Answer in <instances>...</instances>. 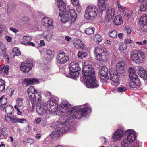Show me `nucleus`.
<instances>
[{"label": "nucleus", "instance_id": "nucleus-28", "mask_svg": "<svg viewBox=\"0 0 147 147\" xmlns=\"http://www.w3.org/2000/svg\"><path fill=\"white\" fill-rule=\"evenodd\" d=\"M139 23L142 26H146L147 24V15H143L141 17Z\"/></svg>", "mask_w": 147, "mask_h": 147}, {"label": "nucleus", "instance_id": "nucleus-21", "mask_svg": "<svg viewBox=\"0 0 147 147\" xmlns=\"http://www.w3.org/2000/svg\"><path fill=\"white\" fill-rule=\"evenodd\" d=\"M109 54L107 52L104 51L100 55L96 56V59L100 61H105L109 58Z\"/></svg>", "mask_w": 147, "mask_h": 147}, {"label": "nucleus", "instance_id": "nucleus-9", "mask_svg": "<svg viewBox=\"0 0 147 147\" xmlns=\"http://www.w3.org/2000/svg\"><path fill=\"white\" fill-rule=\"evenodd\" d=\"M47 102L49 104V105H47V107H50V108H48L49 112H50L51 113H54L58 111L57 107V102L55 98H50Z\"/></svg>", "mask_w": 147, "mask_h": 147}, {"label": "nucleus", "instance_id": "nucleus-51", "mask_svg": "<svg viewBox=\"0 0 147 147\" xmlns=\"http://www.w3.org/2000/svg\"><path fill=\"white\" fill-rule=\"evenodd\" d=\"M26 122V121L25 119H24L23 118H17V123H23Z\"/></svg>", "mask_w": 147, "mask_h": 147}, {"label": "nucleus", "instance_id": "nucleus-50", "mask_svg": "<svg viewBox=\"0 0 147 147\" xmlns=\"http://www.w3.org/2000/svg\"><path fill=\"white\" fill-rule=\"evenodd\" d=\"M140 76L144 79H147V71H144Z\"/></svg>", "mask_w": 147, "mask_h": 147}, {"label": "nucleus", "instance_id": "nucleus-48", "mask_svg": "<svg viewBox=\"0 0 147 147\" xmlns=\"http://www.w3.org/2000/svg\"><path fill=\"white\" fill-rule=\"evenodd\" d=\"M23 38L24 40L26 41H25V43L28 42H30V41H31L32 40L31 38L30 37L28 36H24L23 37Z\"/></svg>", "mask_w": 147, "mask_h": 147}, {"label": "nucleus", "instance_id": "nucleus-55", "mask_svg": "<svg viewBox=\"0 0 147 147\" xmlns=\"http://www.w3.org/2000/svg\"><path fill=\"white\" fill-rule=\"evenodd\" d=\"M125 42L126 44H128L132 43L133 41L129 39L126 38L125 40Z\"/></svg>", "mask_w": 147, "mask_h": 147}, {"label": "nucleus", "instance_id": "nucleus-16", "mask_svg": "<svg viewBox=\"0 0 147 147\" xmlns=\"http://www.w3.org/2000/svg\"><path fill=\"white\" fill-rule=\"evenodd\" d=\"M40 102H38L36 106V110L40 115H42L47 112V111H48L49 109L46 105H45L43 104H41Z\"/></svg>", "mask_w": 147, "mask_h": 147}, {"label": "nucleus", "instance_id": "nucleus-57", "mask_svg": "<svg viewBox=\"0 0 147 147\" xmlns=\"http://www.w3.org/2000/svg\"><path fill=\"white\" fill-rule=\"evenodd\" d=\"M132 13V11H129L128 13L125 14V15L128 18H129L131 16Z\"/></svg>", "mask_w": 147, "mask_h": 147}, {"label": "nucleus", "instance_id": "nucleus-49", "mask_svg": "<svg viewBox=\"0 0 147 147\" xmlns=\"http://www.w3.org/2000/svg\"><path fill=\"white\" fill-rule=\"evenodd\" d=\"M9 67L8 66H6L4 68L3 74L4 75H7L9 73Z\"/></svg>", "mask_w": 147, "mask_h": 147}, {"label": "nucleus", "instance_id": "nucleus-37", "mask_svg": "<svg viewBox=\"0 0 147 147\" xmlns=\"http://www.w3.org/2000/svg\"><path fill=\"white\" fill-rule=\"evenodd\" d=\"M44 38L47 40H50L52 38V34L47 32H44L43 33Z\"/></svg>", "mask_w": 147, "mask_h": 147}, {"label": "nucleus", "instance_id": "nucleus-7", "mask_svg": "<svg viewBox=\"0 0 147 147\" xmlns=\"http://www.w3.org/2000/svg\"><path fill=\"white\" fill-rule=\"evenodd\" d=\"M98 11L97 8L95 6H89L86 10L84 17L87 19L91 20L97 15Z\"/></svg>", "mask_w": 147, "mask_h": 147}, {"label": "nucleus", "instance_id": "nucleus-5", "mask_svg": "<svg viewBox=\"0 0 147 147\" xmlns=\"http://www.w3.org/2000/svg\"><path fill=\"white\" fill-rule=\"evenodd\" d=\"M28 94L30 99L33 102L41 100V93L39 90H36L32 86H30L28 90Z\"/></svg>", "mask_w": 147, "mask_h": 147}, {"label": "nucleus", "instance_id": "nucleus-3", "mask_svg": "<svg viewBox=\"0 0 147 147\" xmlns=\"http://www.w3.org/2000/svg\"><path fill=\"white\" fill-rule=\"evenodd\" d=\"M57 6L59 9V15L61 17V20L62 23L68 21L70 18L68 14L65 12L66 5L62 0H58Z\"/></svg>", "mask_w": 147, "mask_h": 147}, {"label": "nucleus", "instance_id": "nucleus-10", "mask_svg": "<svg viewBox=\"0 0 147 147\" xmlns=\"http://www.w3.org/2000/svg\"><path fill=\"white\" fill-rule=\"evenodd\" d=\"M95 76H94V78L92 77L89 79L84 80L86 86L89 88H96L99 86V82L95 78Z\"/></svg>", "mask_w": 147, "mask_h": 147}, {"label": "nucleus", "instance_id": "nucleus-17", "mask_svg": "<svg viewBox=\"0 0 147 147\" xmlns=\"http://www.w3.org/2000/svg\"><path fill=\"white\" fill-rule=\"evenodd\" d=\"M123 131L120 129H118L115 131L112 136L114 141L120 140L123 137Z\"/></svg>", "mask_w": 147, "mask_h": 147}, {"label": "nucleus", "instance_id": "nucleus-27", "mask_svg": "<svg viewBox=\"0 0 147 147\" xmlns=\"http://www.w3.org/2000/svg\"><path fill=\"white\" fill-rule=\"evenodd\" d=\"M17 118L15 116H11L9 115H6L5 120L8 122H11L12 123H17Z\"/></svg>", "mask_w": 147, "mask_h": 147}, {"label": "nucleus", "instance_id": "nucleus-53", "mask_svg": "<svg viewBox=\"0 0 147 147\" xmlns=\"http://www.w3.org/2000/svg\"><path fill=\"white\" fill-rule=\"evenodd\" d=\"M74 6H76V9L77 11L80 12L81 11V7L80 6V5L79 4V3H78L77 5H74Z\"/></svg>", "mask_w": 147, "mask_h": 147}, {"label": "nucleus", "instance_id": "nucleus-39", "mask_svg": "<svg viewBox=\"0 0 147 147\" xmlns=\"http://www.w3.org/2000/svg\"><path fill=\"white\" fill-rule=\"evenodd\" d=\"M5 83L4 80L0 78V92L5 88Z\"/></svg>", "mask_w": 147, "mask_h": 147}, {"label": "nucleus", "instance_id": "nucleus-59", "mask_svg": "<svg viewBox=\"0 0 147 147\" xmlns=\"http://www.w3.org/2000/svg\"><path fill=\"white\" fill-rule=\"evenodd\" d=\"M73 5H76L79 3L78 0H71Z\"/></svg>", "mask_w": 147, "mask_h": 147}, {"label": "nucleus", "instance_id": "nucleus-54", "mask_svg": "<svg viewBox=\"0 0 147 147\" xmlns=\"http://www.w3.org/2000/svg\"><path fill=\"white\" fill-rule=\"evenodd\" d=\"M125 29L127 33L128 34H129L131 33V31L129 28L128 26H125Z\"/></svg>", "mask_w": 147, "mask_h": 147}, {"label": "nucleus", "instance_id": "nucleus-6", "mask_svg": "<svg viewBox=\"0 0 147 147\" xmlns=\"http://www.w3.org/2000/svg\"><path fill=\"white\" fill-rule=\"evenodd\" d=\"M82 73L84 74L83 77L84 80L89 79L92 77L94 78V76H95L94 70L91 65H84Z\"/></svg>", "mask_w": 147, "mask_h": 147}, {"label": "nucleus", "instance_id": "nucleus-47", "mask_svg": "<svg viewBox=\"0 0 147 147\" xmlns=\"http://www.w3.org/2000/svg\"><path fill=\"white\" fill-rule=\"evenodd\" d=\"M22 44L25 45H28L31 46H34L35 45V44L33 42H31L30 41L28 43H25V41L22 42L21 43Z\"/></svg>", "mask_w": 147, "mask_h": 147}, {"label": "nucleus", "instance_id": "nucleus-44", "mask_svg": "<svg viewBox=\"0 0 147 147\" xmlns=\"http://www.w3.org/2000/svg\"><path fill=\"white\" fill-rule=\"evenodd\" d=\"M127 48V44L123 43H121L119 46V49L121 50H124Z\"/></svg>", "mask_w": 147, "mask_h": 147}, {"label": "nucleus", "instance_id": "nucleus-43", "mask_svg": "<svg viewBox=\"0 0 147 147\" xmlns=\"http://www.w3.org/2000/svg\"><path fill=\"white\" fill-rule=\"evenodd\" d=\"M13 53L16 55L19 56L21 55V52L18 48L17 47L14 48L13 50Z\"/></svg>", "mask_w": 147, "mask_h": 147}, {"label": "nucleus", "instance_id": "nucleus-25", "mask_svg": "<svg viewBox=\"0 0 147 147\" xmlns=\"http://www.w3.org/2000/svg\"><path fill=\"white\" fill-rule=\"evenodd\" d=\"M24 82L27 85H29L38 84L39 81L37 79L30 78L24 80Z\"/></svg>", "mask_w": 147, "mask_h": 147}, {"label": "nucleus", "instance_id": "nucleus-33", "mask_svg": "<svg viewBox=\"0 0 147 147\" xmlns=\"http://www.w3.org/2000/svg\"><path fill=\"white\" fill-rule=\"evenodd\" d=\"M13 110V107L10 105H8L5 107V112L8 114H11Z\"/></svg>", "mask_w": 147, "mask_h": 147}, {"label": "nucleus", "instance_id": "nucleus-52", "mask_svg": "<svg viewBox=\"0 0 147 147\" xmlns=\"http://www.w3.org/2000/svg\"><path fill=\"white\" fill-rule=\"evenodd\" d=\"M121 147H129V144L122 140L121 141Z\"/></svg>", "mask_w": 147, "mask_h": 147}, {"label": "nucleus", "instance_id": "nucleus-32", "mask_svg": "<svg viewBox=\"0 0 147 147\" xmlns=\"http://www.w3.org/2000/svg\"><path fill=\"white\" fill-rule=\"evenodd\" d=\"M47 55L49 59H52L54 57L55 52L51 50H48L47 51Z\"/></svg>", "mask_w": 147, "mask_h": 147}, {"label": "nucleus", "instance_id": "nucleus-24", "mask_svg": "<svg viewBox=\"0 0 147 147\" xmlns=\"http://www.w3.org/2000/svg\"><path fill=\"white\" fill-rule=\"evenodd\" d=\"M73 43L74 47L77 49H82L84 47V44L79 39L75 40L74 41Z\"/></svg>", "mask_w": 147, "mask_h": 147}, {"label": "nucleus", "instance_id": "nucleus-64", "mask_svg": "<svg viewBox=\"0 0 147 147\" xmlns=\"http://www.w3.org/2000/svg\"><path fill=\"white\" fill-rule=\"evenodd\" d=\"M41 121V119L40 118H37L35 121V123L36 124H38Z\"/></svg>", "mask_w": 147, "mask_h": 147}, {"label": "nucleus", "instance_id": "nucleus-13", "mask_svg": "<svg viewBox=\"0 0 147 147\" xmlns=\"http://www.w3.org/2000/svg\"><path fill=\"white\" fill-rule=\"evenodd\" d=\"M32 67V61L30 59H28L26 63L22 62L21 63L20 68L22 71L26 73L31 70Z\"/></svg>", "mask_w": 147, "mask_h": 147}, {"label": "nucleus", "instance_id": "nucleus-12", "mask_svg": "<svg viewBox=\"0 0 147 147\" xmlns=\"http://www.w3.org/2000/svg\"><path fill=\"white\" fill-rule=\"evenodd\" d=\"M135 132L133 130L129 129L126 130L125 132L126 134H127V138H125L122 140L130 144L135 140L136 135Z\"/></svg>", "mask_w": 147, "mask_h": 147}, {"label": "nucleus", "instance_id": "nucleus-41", "mask_svg": "<svg viewBox=\"0 0 147 147\" xmlns=\"http://www.w3.org/2000/svg\"><path fill=\"white\" fill-rule=\"evenodd\" d=\"M88 54L87 53L83 51L79 52L78 53V56L80 58H83L87 56Z\"/></svg>", "mask_w": 147, "mask_h": 147}, {"label": "nucleus", "instance_id": "nucleus-31", "mask_svg": "<svg viewBox=\"0 0 147 147\" xmlns=\"http://www.w3.org/2000/svg\"><path fill=\"white\" fill-rule=\"evenodd\" d=\"M93 39L96 43H98L102 41V38L99 34H96L93 36Z\"/></svg>", "mask_w": 147, "mask_h": 147}, {"label": "nucleus", "instance_id": "nucleus-35", "mask_svg": "<svg viewBox=\"0 0 147 147\" xmlns=\"http://www.w3.org/2000/svg\"><path fill=\"white\" fill-rule=\"evenodd\" d=\"M140 9L141 11H147V0L144 3L141 4L140 6Z\"/></svg>", "mask_w": 147, "mask_h": 147}, {"label": "nucleus", "instance_id": "nucleus-56", "mask_svg": "<svg viewBox=\"0 0 147 147\" xmlns=\"http://www.w3.org/2000/svg\"><path fill=\"white\" fill-rule=\"evenodd\" d=\"M0 48L2 51H4L5 49V45L2 42H0Z\"/></svg>", "mask_w": 147, "mask_h": 147}, {"label": "nucleus", "instance_id": "nucleus-1", "mask_svg": "<svg viewBox=\"0 0 147 147\" xmlns=\"http://www.w3.org/2000/svg\"><path fill=\"white\" fill-rule=\"evenodd\" d=\"M60 109H58L57 113L59 115L66 114L67 120H70L73 119H79L84 117L91 111V108L87 105L83 106L79 109L78 111L74 109L71 110V105L66 101H62L60 105Z\"/></svg>", "mask_w": 147, "mask_h": 147}, {"label": "nucleus", "instance_id": "nucleus-46", "mask_svg": "<svg viewBox=\"0 0 147 147\" xmlns=\"http://www.w3.org/2000/svg\"><path fill=\"white\" fill-rule=\"evenodd\" d=\"M117 4L118 5V7L120 11H122L124 13V11L125 10L126 8L125 7H124L123 6H121L119 3V2L118 1L117 3Z\"/></svg>", "mask_w": 147, "mask_h": 147}, {"label": "nucleus", "instance_id": "nucleus-36", "mask_svg": "<svg viewBox=\"0 0 147 147\" xmlns=\"http://www.w3.org/2000/svg\"><path fill=\"white\" fill-rule=\"evenodd\" d=\"M16 104L19 107L21 106L23 104L24 99L21 97H18L16 100Z\"/></svg>", "mask_w": 147, "mask_h": 147}, {"label": "nucleus", "instance_id": "nucleus-38", "mask_svg": "<svg viewBox=\"0 0 147 147\" xmlns=\"http://www.w3.org/2000/svg\"><path fill=\"white\" fill-rule=\"evenodd\" d=\"M109 35L110 37L112 38H117V31L113 30L110 32L109 33Z\"/></svg>", "mask_w": 147, "mask_h": 147}, {"label": "nucleus", "instance_id": "nucleus-30", "mask_svg": "<svg viewBox=\"0 0 147 147\" xmlns=\"http://www.w3.org/2000/svg\"><path fill=\"white\" fill-rule=\"evenodd\" d=\"M104 51V50L101 48L97 47L95 49L94 51V52L96 57L97 55H100Z\"/></svg>", "mask_w": 147, "mask_h": 147}, {"label": "nucleus", "instance_id": "nucleus-34", "mask_svg": "<svg viewBox=\"0 0 147 147\" xmlns=\"http://www.w3.org/2000/svg\"><path fill=\"white\" fill-rule=\"evenodd\" d=\"M94 28L92 27H90L86 28L84 30L85 33L88 34H92L94 33Z\"/></svg>", "mask_w": 147, "mask_h": 147}, {"label": "nucleus", "instance_id": "nucleus-58", "mask_svg": "<svg viewBox=\"0 0 147 147\" xmlns=\"http://www.w3.org/2000/svg\"><path fill=\"white\" fill-rule=\"evenodd\" d=\"M34 142V141L33 140L30 138L26 140V142L30 144L33 143Z\"/></svg>", "mask_w": 147, "mask_h": 147}, {"label": "nucleus", "instance_id": "nucleus-18", "mask_svg": "<svg viewBox=\"0 0 147 147\" xmlns=\"http://www.w3.org/2000/svg\"><path fill=\"white\" fill-rule=\"evenodd\" d=\"M118 73L115 72L113 74H110V79L113 82V84L115 86H117L120 84L119 76L118 75Z\"/></svg>", "mask_w": 147, "mask_h": 147}, {"label": "nucleus", "instance_id": "nucleus-62", "mask_svg": "<svg viewBox=\"0 0 147 147\" xmlns=\"http://www.w3.org/2000/svg\"><path fill=\"white\" fill-rule=\"evenodd\" d=\"M134 147H140V143L138 142H136L134 145Z\"/></svg>", "mask_w": 147, "mask_h": 147}, {"label": "nucleus", "instance_id": "nucleus-29", "mask_svg": "<svg viewBox=\"0 0 147 147\" xmlns=\"http://www.w3.org/2000/svg\"><path fill=\"white\" fill-rule=\"evenodd\" d=\"M129 73L130 79L133 78H136L138 76L136 74L135 70L132 67H130L129 68Z\"/></svg>", "mask_w": 147, "mask_h": 147}, {"label": "nucleus", "instance_id": "nucleus-2", "mask_svg": "<svg viewBox=\"0 0 147 147\" xmlns=\"http://www.w3.org/2000/svg\"><path fill=\"white\" fill-rule=\"evenodd\" d=\"M67 120L65 123L61 124L60 122L54 121L51 125V126L55 129H57V131L59 133H63L71 131L74 128L71 123Z\"/></svg>", "mask_w": 147, "mask_h": 147}, {"label": "nucleus", "instance_id": "nucleus-19", "mask_svg": "<svg viewBox=\"0 0 147 147\" xmlns=\"http://www.w3.org/2000/svg\"><path fill=\"white\" fill-rule=\"evenodd\" d=\"M129 84L131 88H137L141 85V82L140 80L137 76L136 78H133L130 79Z\"/></svg>", "mask_w": 147, "mask_h": 147}, {"label": "nucleus", "instance_id": "nucleus-63", "mask_svg": "<svg viewBox=\"0 0 147 147\" xmlns=\"http://www.w3.org/2000/svg\"><path fill=\"white\" fill-rule=\"evenodd\" d=\"M10 30L12 31L15 33H17L18 32V30L13 28L11 27L10 28Z\"/></svg>", "mask_w": 147, "mask_h": 147}, {"label": "nucleus", "instance_id": "nucleus-22", "mask_svg": "<svg viewBox=\"0 0 147 147\" xmlns=\"http://www.w3.org/2000/svg\"><path fill=\"white\" fill-rule=\"evenodd\" d=\"M67 13L70 18L71 22L74 23L77 18V14L75 11L73 9H69L67 11Z\"/></svg>", "mask_w": 147, "mask_h": 147}, {"label": "nucleus", "instance_id": "nucleus-40", "mask_svg": "<svg viewBox=\"0 0 147 147\" xmlns=\"http://www.w3.org/2000/svg\"><path fill=\"white\" fill-rule=\"evenodd\" d=\"M7 99L5 96L3 95L0 98V101L1 104L3 105H5L7 103Z\"/></svg>", "mask_w": 147, "mask_h": 147}, {"label": "nucleus", "instance_id": "nucleus-45", "mask_svg": "<svg viewBox=\"0 0 147 147\" xmlns=\"http://www.w3.org/2000/svg\"><path fill=\"white\" fill-rule=\"evenodd\" d=\"M126 88L124 86H121L118 88L117 91L119 92H123L126 91L127 90Z\"/></svg>", "mask_w": 147, "mask_h": 147}, {"label": "nucleus", "instance_id": "nucleus-60", "mask_svg": "<svg viewBox=\"0 0 147 147\" xmlns=\"http://www.w3.org/2000/svg\"><path fill=\"white\" fill-rule=\"evenodd\" d=\"M5 38L7 41L8 42H11L12 40V38L8 36H5Z\"/></svg>", "mask_w": 147, "mask_h": 147}, {"label": "nucleus", "instance_id": "nucleus-20", "mask_svg": "<svg viewBox=\"0 0 147 147\" xmlns=\"http://www.w3.org/2000/svg\"><path fill=\"white\" fill-rule=\"evenodd\" d=\"M42 23L45 27H50L52 28L53 27V23L52 20L50 18L47 17H45L43 18L42 20Z\"/></svg>", "mask_w": 147, "mask_h": 147}, {"label": "nucleus", "instance_id": "nucleus-15", "mask_svg": "<svg viewBox=\"0 0 147 147\" xmlns=\"http://www.w3.org/2000/svg\"><path fill=\"white\" fill-rule=\"evenodd\" d=\"M117 73L122 74L124 73L127 68V65L124 61H120L117 63L116 66Z\"/></svg>", "mask_w": 147, "mask_h": 147}, {"label": "nucleus", "instance_id": "nucleus-61", "mask_svg": "<svg viewBox=\"0 0 147 147\" xmlns=\"http://www.w3.org/2000/svg\"><path fill=\"white\" fill-rule=\"evenodd\" d=\"M5 65H3L0 64V74L3 71Z\"/></svg>", "mask_w": 147, "mask_h": 147}, {"label": "nucleus", "instance_id": "nucleus-26", "mask_svg": "<svg viewBox=\"0 0 147 147\" xmlns=\"http://www.w3.org/2000/svg\"><path fill=\"white\" fill-rule=\"evenodd\" d=\"M114 23L116 25H119L122 24L123 23L122 18L119 15L116 16L114 19Z\"/></svg>", "mask_w": 147, "mask_h": 147}, {"label": "nucleus", "instance_id": "nucleus-14", "mask_svg": "<svg viewBox=\"0 0 147 147\" xmlns=\"http://www.w3.org/2000/svg\"><path fill=\"white\" fill-rule=\"evenodd\" d=\"M57 62L59 64H64L69 60L68 55L64 52H62L58 53L56 57Z\"/></svg>", "mask_w": 147, "mask_h": 147}, {"label": "nucleus", "instance_id": "nucleus-42", "mask_svg": "<svg viewBox=\"0 0 147 147\" xmlns=\"http://www.w3.org/2000/svg\"><path fill=\"white\" fill-rule=\"evenodd\" d=\"M137 68V73L140 76L143 72L145 70L142 67L140 66H138Z\"/></svg>", "mask_w": 147, "mask_h": 147}, {"label": "nucleus", "instance_id": "nucleus-8", "mask_svg": "<svg viewBox=\"0 0 147 147\" xmlns=\"http://www.w3.org/2000/svg\"><path fill=\"white\" fill-rule=\"evenodd\" d=\"M69 74L71 77L76 78L78 75V71L81 69L79 65L76 61H74L69 64Z\"/></svg>", "mask_w": 147, "mask_h": 147}, {"label": "nucleus", "instance_id": "nucleus-11", "mask_svg": "<svg viewBox=\"0 0 147 147\" xmlns=\"http://www.w3.org/2000/svg\"><path fill=\"white\" fill-rule=\"evenodd\" d=\"M99 76L102 82H107V81L109 79L108 77V69L107 67H102L100 69L99 71Z\"/></svg>", "mask_w": 147, "mask_h": 147}, {"label": "nucleus", "instance_id": "nucleus-4", "mask_svg": "<svg viewBox=\"0 0 147 147\" xmlns=\"http://www.w3.org/2000/svg\"><path fill=\"white\" fill-rule=\"evenodd\" d=\"M145 55L142 51H134L131 52V59L136 63L139 64L144 62Z\"/></svg>", "mask_w": 147, "mask_h": 147}, {"label": "nucleus", "instance_id": "nucleus-23", "mask_svg": "<svg viewBox=\"0 0 147 147\" xmlns=\"http://www.w3.org/2000/svg\"><path fill=\"white\" fill-rule=\"evenodd\" d=\"M115 9L114 8H109L106 11V15L107 17L109 19H113L115 14Z\"/></svg>", "mask_w": 147, "mask_h": 147}]
</instances>
